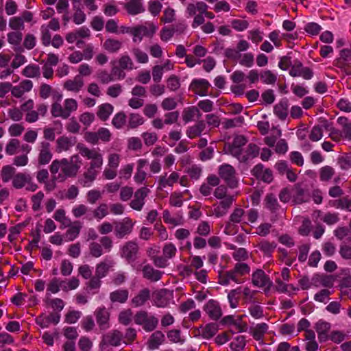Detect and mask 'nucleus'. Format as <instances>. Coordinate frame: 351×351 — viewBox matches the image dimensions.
I'll return each mask as SVG.
<instances>
[{"mask_svg": "<svg viewBox=\"0 0 351 351\" xmlns=\"http://www.w3.org/2000/svg\"><path fill=\"white\" fill-rule=\"evenodd\" d=\"M82 161L78 154H73L69 158L54 160L50 165V171L56 174L59 171L60 173L58 178L65 180L68 178H75L82 167Z\"/></svg>", "mask_w": 351, "mask_h": 351, "instance_id": "obj_1", "label": "nucleus"}, {"mask_svg": "<svg viewBox=\"0 0 351 351\" xmlns=\"http://www.w3.org/2000/svg\"><path fill=\"white\" fill-rule=\"evenodd\" d=\"M250 273V267L245 263H237L232 269L218 273V283L223 286L228 285L230 282L236 284L243 283L245 276Z\"/></svg>", "mask_w": 351, "mask_h": 351, "instance_id": "obj_2", "label": "nucleus"}, {"mask_svg": "<svg viewBox=\"0 0 351 351\" xmlns=\"http://www.w3.org/2000/svg\"><path fill=\"white\" fill-rule=\"evenodd\" d=\"M62 97V95H59L57 101L51 104V113L54 118L61 117L63 119H66L72 112L77 110L78 104L75 99L68 98L64 101L63 106H62L59 102Z\"/></svg>", "mask_w": 351, "mask_h": 351, "instance_id": "obj_3", "label": "nucleus"}, {"mask_svg": "<svg viewBox=\"0 0 351 351\" xmlns=\"http://www.w3.org/2000/svg\"><path fill=\"white\" fill-rule=\"evenodd\" d=\"M245 212L241 207L234 208L229 216L228 220L226 222L224 233L228 235H234L239 231L238 224L247 225V221H245Z\"/></svg>", "mask_w": 351, "mask_h": 351, "instance_id": "obj_4", "label": "nucleus"}, {"mask_svg": "<svg viewBox=\"0 0 351 351\" xmlns=\"http://www.w3.org/2000/svg\"><path fill=\"white\" fill-rule=\"evenodd\" d=\"M134 322L136 325L141 326L145 332H150L155 330L159 321L154 315L145 310H141L135 313Z\"/></svg>", "mask_w": 351, "mask_h": 351, "instance_id": "obj_5", "label": "nucleus"}, {"mask_svg": "<svg viewBox=\"0 0 351 351\" xmlns=\"http://www.w3.org/2000/svg\"><path fill=\"white\" fill-rule=\"evenodd\" d=\"M218 174L227 186L230 189L238 186L239 180L235 169L230 165L223 164L218 168Z\"/></svg>", "mask_w": 351, "mask_h": 351, "instance_id": "obj_6", "label": "nucleus"}, {"mask_svg": "<svg viewBox=\"0 0 351 351\" xmlns=\"http://www.w3.org/2000/svg\"><path fill=\"white\" fill-rule=\"evenodd\" d=\"M12 186L16 189H21L25 187L28 191L34 192L38 188V185L34 182L32 176L25 173H18L14 175L12 182Z\"/></svg>", "mask_w": 351, "mask_h": 351, "instance_id": "obj_7", "label": "nucleus"}, {"mask_svg": "<svg viewBox=\"0 0 351 351\" xmlns=\"http://www.w3.org/2000/svg\"><path fill=\"white\" fill-rule=\"evenodd\" d=\"M135 221L130 217L119 221H114V234L116 238L122 239L130 235L134 229Z\"/></svg>", "mask_w": 351, "mask_h": 351, "instance_id": "obj_8", "label": "nucleus"}, {"mask_svg": "<svg viewBox=\"0 0 351 351\" xmlns=\"http://www.w3.org/2000/svg\"><path fill=\"white\" fill-rule=\"evenodd\" d=\"M156 26L151 22L133 27V42L141 43L143 36L152 37L156 32Z\"/></svg>", "mask_w": 351, "mask_h": 351, "instance_id": "obj_9", "label": "nucleus"}, {"mask_svg": "<svg viewBox=\"0 0 351 351\" xmlns=\"http://www.w3.org/2000/svg\"><path fill=\"white\" fill-rule=\"evenodd\" d=\"M96 323L100 330H107L110 328V312L104 306L97 307L93 313Z\"/></svg>", "mask_w": 351, "mask_h": 351, "instance_id": "obj_10", "label": "nucleus"}, {"mask_svg": "<svg viewBox=\"0 0 351 351\" xmlns=\"http://www.w3.org/2000/svg\"><path fill=\"white\" fill-rule=\"evenodd\" d=\"M252 283L254 287L263 289L265 291H269L272 286V281L269 277L261 269H257L252 273Z\"/></svg>", "mask_w": 351, "mask_h": 351, "instance_id": "obj_11", "label": "nucleus"}, {"mask_svg": "<svg viewBox=\"0 0 351 351\" xmlns=\"http://www.w3.org/2000/svg\"><path fill=\"white\" fill-rule=\"evenodd\" d=\"M103 164H90L87 169L84 172L82 178L79 182L84 187H89L96 180Z\"/></svg>", "mask_w": 351, "mask_h": 351, "instance_id": "obj_12", "label": "nucleus"}, {"mask_svg": "<svg viewBox=\"0 0 351 351\" xmlns=\"http://www.w3.org/2000/svg\"><path fill=\"white\" fill-rule=\"evenodd\" d=\"M79 154L88 160H90V164H103V156L99 149H89L84 145H77Z\"/></svg>", "mask_w": 351, "mask_h": 351, "instance_id": "obj_13", "label": "nucleus"}, {"mask_svg": "<svg viewBox=\"0 0 351 351\" xmlns=\"http://www.w3.org/2000/svg\"><path fill=\"white\" fill-rule=\"evenodd\" d=\"M138 251V243L136 241H130L126 242L121 248V256L128 263H132L137 259Z\"/></svg>", "mask_w": 351, "mask_h": 351, "instance_id": "obj_14", "label": "nucleus"}, {"mask_svg": "<svg viewBox=\"0 0 351 351\" xmlns=\"http://www.w3.org/2000/svg\"><path fill=\"white\" fill-rule=\"evenodd\" d=\"M149 193L150 190L147 186L138 189L133 194V199L129 204L130 206L134 210H142L145 204V198Z\"/></svg>", "mask_w": 351, "mask_h": 351, "instance_id": "obj_15", "label": "nucleus"}, {"mask_svg": "<svg viewBox=\"0 0 351 351\" xmlns=\"http://www.w3.org/2000/svg\"><path fill=\"white\" fill-rule=\"evenodd\" d=\"M251 174L256 180L265 183L269 184L274 180L272 171L269 168H266L263 164L256 165L251 170Z\"/></svg>", "mask_w": 351, "mask_h": 351, "instance_id": "obj_16", "label": "nucleus"}, {"mask_svg": "<svg viewBox=\"0 0 351 351\" xmlns=\"http://www.w3.org/2000/svg\"><path fill=\"white\" fill-rule=\"evenodd\" d=\"M123 335L121 331L114 329L107 332L102 337L101 344L117 347L121 345Z\"/></svg>", "mask_w": 351, "mask_h": 351, "instance_id": "obj_17", "label": "nucleus"}, {"mask_svg": "<svg viewBox=\"0 0 351 351\" xmlns=\"http://www.w3.org/2000/svg\"><path fill=\"white\" fill-rule=\"evenodd\" d=\"M210 86L209 82L206 79H194L189 85V89L199 96H206Z\"/></svg>", "mask_w": 351, "mask_h": 351, "instance_id": "obj_18", "label": "nucleus"}, {"mask_svg": "<svg viewBox=\"0 0 351 351\" xmlns=\"http://www.w3.org/2000/svg\"><path fill=\"white\" fill-rule=\"evenodd\" d=\"M38 162L40 165H45L48 164L53 156L51 150V145L47 141H42L38 147Z\"/></svg>", "mask_w": 351, "mask_h": 351, "instance_id": "obj_19", "label": "nucleus"}, {"mask_svg": "<svg viewBox=\"0 0 351 351\" xmlns=\"http://www.w3.org/2000/svg\"><path fill=\"white\" fill-rule=\"evenodd\" d=\"M60 315L58 313H50L49 315L42 313L38 315L35 321L36 323L43 328H47L50 324L56 325L59 323Z\"/></svg>", "mask_w": 351, "mask_h": 351, "instance_id": "obj_20", "label": "nucleus"}, {"mask_svg": "<svg viewBox=\"0 0 351 351\" xmlns=\"http://www.w3.org/2000/svg\"><path fill=\"white\" fill-rule=\"evenodd\" d=\"M204 310L208 317L215 321L218 320L222 315V311L219 302L214 300H208L204 305Z\"/></svg>", "mask_w": 351, "mask_h": 351, "instance_id": "obj_21", "label": "nucleus"}, {"mask_svg": "<svg viewBox=\"0 0 351 351\" xmlns=\"http://www.w3.org/2000/svg\"><path fill=\"white\" fill-rule=\"evenodd\" d=\"M220 199L219 204L214 208V213L217 217L225 215L235 201L234 196L232 195Z\"/></svg>", "mask_w": 351, "mask_h": 351, "instance_id": "obj_22", "label": "nucleus"}, {"mask_svg": "<svg viewBox=\"0 0 351 351\" xmlns=\"http://www.w3.org/2000/svg\"><path fill=\"white\" fill-rule=\"evenodd\" d=\"M151 293L148 288L140 290L131 300V305L135 308L144 306L150 300Z\"/></svg>", "mask_w": 351, "mask_h": 351, "instance_id": "obj_23", "label": "nucleus"}, {"mask_svg": "<svg viewBox=\"0 0 351 351\" xmlns=\"http://www.w3.org/2000/svg\"><path fill=\"white\" fill-rule=\"evenodd\" d=\"M143 277L151 282L160 280L164 272L154 269L150 264L145 265L142 268Z\"/></svg>", "mask_w": 351, "mask_h": 351, "instance_id": "obj_24", "label": "nucleus"}, {"mask_svg": "<svg viewBox=\"0 0 351 351\" xmlns=\"http://www.w3.org/2000/svg\"><path fill=\"white\" fill-rule=\"evenodd\" d=\"M123 4L124 9L130 15H136L145 12L142 0H125Z\"/></svg>", "mask_w": 351, "mask_h": 351, "instance_id": "obj_25", "label": "nucleus"}, {"mask_svg": "<svg viewBox=\"0 0 351 351\" xmlns=\"http://www.w3.org/2000/svg\"><path fill=\"white\" fill-rule=\"evenodd\" d=\"M33 87V83L29 80H22L19 85L12 86L11 94L16 98L21 97L25 93L29 92Z\"/></svg>", "mask_w": 351, "mask_h": 351, "instance_id": "obj_26", "label": "nucleus"}, {"mask_svg": "<svg viewBox=\"0 0 351 351\" xmlns=\"http://www.w3.org/2000/svg\"><path fill=\"white\" fill-rule=\"evenodd\" d=\"M331 328L330 323L319 320L315 324V329L318 335V339L319 342H325L328 340V332Z\"/></svg>", "mask_w": 351, "mask_h": 351, "instance_id": "obj_27", "label": "nucleus"}, {"mask_svg": "<svg viewBox=\"0 0 351 351\" xmlns=\"http://www.w3.org/2000/svg\"><path fill=\"white\" fill-rule=\"evenodd\" d=\"M165 341V334L160 330L154 331L147 341V347L150 350L159 348Z\"/></svg>", "mask_w": 351, "mask_h": 351, "instance_id": "obj_28", "label": "nucleus"}, {"mask_svg": "<svg viewBox=\"0 0 351 351\" xmlns=\"http://www.w3.org/2000/svg\"><path fill=\"white\" fill-rule=\"evenodd\" d=\"M264 206L272 214H278L281 206L278 202L276 195L273 193H267L264 199Z\"/></svg>", "mask_w": 351, "mask_h": 351, "instance_id": "obj_29", "label": "nucleus"}, {"mask_svg": "<svg viewBox=\"0 0 351 351\" xmlns=\"http://www.w3.org/2000/svg\"><path fill=\"white\" fill-rule=\"evenodd\" d=\"M208 5L204 1H196L190 3L187 5L186 12L189 16H193L197 14H204L206 10H208Z\"/></svg>", "mask_w": 351, "mask_h": 351, "instance_id": "obj_30", "label": "nucleus"}, {"mask_svg": "<svg viewBox=\"0 0 351 351\" xmlns=\"http://www.w3.org/2000/svg\"><path fill=\"white\" fill-rule=\"evenodd\" d=\"M84 82L82 77L77 75L71 80L64 82L63 87L64 89L75 93H78L84 86Z\"/></svg>", "mask_w": 351, "mask_h": 351, "instance_id": "obj_31", "label": "nucleus"}, {"mask_svg": "<svg viewBox=\"0 0 351 351\" xmlns=\"http://www.w3.org/2000/svg\"><path fill=\"white\" fill-rule=\"evenodd\" d=\"M292 197L295 204H300L310 200V194L307 190L298 185L293 189Z\"/></svg>", "mask_w": 351, "mask_h": 351, "instance_id": "obj_32", "label": "nucleus"}, {"mask_svg": "<svg viewBox=\"0 0 351 351\" xmlns=\"http://www.w3.org/2000/svg\"><path fill=\"white\" fill-rule=\"evenodd\" d=\"M68 228V230L63 235L64 241L66 242L72 241L79 236L82 225L79 221H75L73 223H71Z\"/></svg>", "mask_w": 351, "mask_h": 351, "instance_id": "obj_33", "label": "nucleus"}, {"mask_svg": "<svg viewBox=\"0 0 351 351\" xmlns=\"http://www.w3.org/2000/svg\"><path fill=\"white\" fill-rule=\"evenodd\" d=\"M72 214L75 218H80L84 216V219L90 221L93 219V217L91 213V208L86 206L85 204H78L72 208Z\"/></svg>", "mask_w": 351, "mask_h": 351, "instance_id": "obj_34", "label": "nucleus"}, {"mask_svg": "<svg viewBox=\"0 0 351 351\" xmlns=\"http://www.w3.org/2000/svg\"><path fill=\"white\" fill-rule=\"evenodd\" d=\"M75 145V141L71 137L62 136L56 140V150L58 153L69 151Z\"/></svg>", "mask_w": 351, "mask_h": 351, "instance_id": "obj_35", "label": "nucleus"}, {"mask_svg": "<svg viewBox=\"0 0 351 351\" xmlns=\"http://www.w3.org/2000/svg\"><path fill=\"white\" fill-rule=\"evenodd\" d=\"M288 100L285 99L280 101L274 107V112L275 115L280 120L285 121L288 116Z\"/></svg>", "mask_w": 351, "mask_h": 351, "instance_id": "obj_36", "label": "nucleus"}, {"mask_svg": "<svg viewBox=\"0 0 351 351\" xmlns=\"http://www.w3.org/2000/svg\"><path fill=\"white\" fill-rule=\"evenodd\" d=\"M102 47L108 53H116L122 48L123 43L116 38H108L106 39Z\"/></svg>", "mask_w": 351, "mask_h": 351, "instance_id": "obj_37", "label": "nucleus"}, {"mask_svg": "<svg viewBox=\"0 0 351 351\" xmlns=\"http://www.w3.org/2000/svg\"><path fill=\"white\" fill-rule=\"evenodd\" d=\"M268 328L269 326L266 323L257 324L256 326L250 327V333L255 340H263Z\"/></svg>", "mask_w": 351, "mask_h": 351, "instance_id": "obj_38", "label": "nucleus"}, {"mask_svg": "<svg viewBox=\"0 0 351 351\" xmlns=\"http://www.w3.org/2000/svg\"><path fill=\"white\" fill-rule=\"evenodd\" d=\"M114 265V262L110 259L106 258L97 265L95 269V274L100 278L105 277L108 271Z\"/></svg>", "mask_w": 351, "mask_h": 351, "instance_id": "obj_39", "label": "nucleus"}, {"mask_svg": "<svg viewBox=\"0 0 351 351\" xmlns=\"http://www.w3.org/2000/svg\"><path fill=\"white\" fill-rule=\"evenodd\" d=\"M199 335L204 339H210L215 335L218 331V326L215 323H209L205 326L199 328Z\"/></svg>", "mask_w": 351, "mask_h": 351, "instance_id": "obj_40", "label": "nucleus"}, {"mask_svg": "<svg viewBox=\"0 0 351 351\" xmlns=\"http://www.w3.org/2000/svg\"><path fill=\"white\" fill-rule=\"evenodd\" d=\"M205 128V122L202 120L199 121L195 125L187 128L186 131V136L191 139L195 138L197 136H199Z\"/></svg>", "mask_w": 351, "mask_h": 351, "instance_id": "obj_41", "label": "nucleus"}, {"mask_svg": "<svg viewBox=\"0 0 351 351\" xmlns=\"http://www.w3.org/2000/svg\"><path fill=\"white\" fill-rule=\"evenodd\" d=\"M202 116L199 110L196 106H189L184 108L182 111V119L185 123L191 122L197 117L199 118Z\"/></svg>", "mask_w": 351, "mask_h": 351, "instance_id": "obj_42", "label": "nucleus"}, {"mask_svg": "<svg viewBox=\"0 0 351 351\" xmlns=\"http://www.w3.org/2000/svg\"><path fill=\"white\" fill-rule=\"evenodd\" d=\"M113 110L114 106L112 104L108 103L103 104L98 106L97 116L100 120L105 121L109 118Z\"/></svg>", "mask_w": 351, "mask_h": 351, "instance_id": "obj_43", "label": "nucleus"}, {"mask_svg": "<svg viewBox=\"0 0 351 351\" xmlns=\"http://www.w3.org/2000/svg\"><path fill=\"white\" fill-rule=\"evenodd\" d=\"M179 178L180 176L176 171H173L168 178H167V173H165V176H161L160 177L158 181L159 186L162 188L172 186L178 181Z\"/></svg>", "mask_w": 351, "mask_h": 351, "instance_id": "obj_44", "label": "nucleus"}, {"mask_svg": "<svg viewBox=\"0 0 351 351\" xmlns=\"http://www.w3.org/2000/svg\"><path fill=\"white\" fill-rule=\"evenodd\" d=\"M129 296V291L127 289H117L110 293V300L112 302L125 303Z\"/></svg>", "mask_w": 351, "mask_h": 351, "instance_id": "obj_45", "label": "nucleus"}, {"mask_svg": "<svg viewBox=\"0 0 351 351\" xmlns=\"http://www.w3.org/2000/svg\"><path fill=\"white\" fill-rule=\"evenodd\" d=\"M53 217L56 221L61 223L60 228L69 227L71 223V219L66 216V211L63 208L56 210Z\"/></svg>", "mask_w": 351, "mask_h": 351, "instance_id": "obj_46", "label": "nucleus"}, {"mask_svg": "<svg viewBox=\"0 0 351 351\" xmlns=\"http://www.w3.org/2000/svg\"><path fill=\"white\" fill-rule=\"evenodd\" d=\"M276 243L274 241L270 242L267 240H263L257 245L258 248L267 256H271V254L276 247Z\"/></svg>", "mask_w": 351, "mask_h": 351, "instance_id": "obj_47", "label": "nucleus"}, {"mask_svg": "<svg viewBox=\"0 0 351 351\" xmlns=\"http://www.w3.org/2000/svg\"><path fill=\"white\" fill-rule=\"evenodd\" d=\"M241 287H239L228 293V299L231 308H235L238 306L241 295Z\"/></svg>", "mask_w": 351, "mask_h": 351, "instance_id": "obj_48", "label": "nucleus"}, {"mask_svg": "<svg viewBox=\"0 0 351 351\" xmlns=\"http://www.w3.org/2000/svg\"><path fill=\"white\" fill-rule=\"evenodd\" d=\"M188 193V190L183 192H173L169 197V204L174 207H181L183 204V197Z\"/></svg>", "mask_w": 351, "mask_h": 351, "instance_id": "obj_49", "label": "nucleus"}, {"mask_svg": "<svg viewBox=\"0 0 351 351\" xmlns=\"http://www.w3.org/2000/svg\"><path fill=\"white\" fill-rule=\"evenodd\" d=\"M80 280L76 277H72L69 280H61L60 286L63 291L67 292L79 287Z\"/></svg>", "mask_w": 351, "mask_h": 351, "instance_id": "obj_50", "label": "nucleus"}, {"mask_svg": "<svg viewBox=\"0 0 351 351\" xmlns=\"http://www.w3.org/2000/svg\"><path fill=\"white\" fill-rule=\"evenodd\" d=\"M22 74L29 78L39 77L40 75V69L38 65L29 64L23 69Z\"/></svg>", "mask_w": 351, "mask_h": 351, "instance_id": "obj_51", "label": "nucleus"}, {"mask_svg": "<svg viewBox=\"0 0 351 351\" xmlns=\"http://www.w3.org/2000/svg\"><path fill=\"white\" fill-rule=\"evenodd\" d=\"M212 227L208 221H202L197 226L195 232L197 235L202 237H208L211 232Z\"/></svg>", "mask_w": 351, "mask_h": 351, "instance_id": "obj_52", "label": "nucleus"}, {"mask_svg": "<svg viewBox=\"0 0 351 351\" xmlns=\"http://www.w3.org/2000/svg\"><path fill=\"white\" fill-rule=\"evenodd\" d=\"M162 255L167 259L173 258L177 254L178 250L173 243H166L162 247Z\"/></svg>", "mask_w": 351, "mask_h": 351, "instance_id": "obj_53", "label": "nucleus"}, {"mask_svg": "<svg viewBox=\"0 0 351 351\" xmlns=\"http://www.w3.org/2000/svg\"><path fill=\"white\" fill-rule=\"evenodd\" d=\"M245 337L243 335H239L235 337L230 343L231 351H243L245 346Z\"/></svg>", "mask_w": 351, "mask_h": 351, "instance_id": "obj_54", "label": "nucleus"}, {"mask_svg": "<svg viewBox=\"0 0 351 351\" xmlns=\"http://www.w3.org/2000/svg\"><path fill=\"white\" fill-rule=\"evenodd\" d=\"M127 122V117L124 112L121 111L117 113L112 120V125L117 129L123 128Z\"/></svg>", "mask_w": 351, "mask_h": 351, "instance_id": "obj_55", "label": "nucleus"}, {"mask_svg": "<svg viewBox=\"0 0 351 351\" xmlns=\"http://www.w3.org/2000/svg\"><path fill=\"white\" fill-rule=\"evenodd\" d=\"M335 169L328 165L324 166L319 169V180L322 182H328L335 175Z\"/></svg>", "mask_w": 351, "mask_h": 351, "instance_id": "obj_56", "label": "nucleus"}, {"mask_svg": "<svg viewBox=\"0 0 351 351\" xmlns=\"http://www.w3.org/2000/svg\"><path fill=\"white\" fill-rule=\"evenodd\" d=\"M15 171V169L10 165L3 167L1 171V177L3 182L7 183L10 180H13V177L16 174Z\"/></svg>", "mask_w": 351, "mask_h": 351, "instance_id": "obj_57", "label": "nucleus"}, {"mask_svg": "<svg viewBox=\"0 0 351 351\" xmlns=\"http://www.w3.org/2000/svg\"><path fill=\"white\" fill-rule=\"evenodd\" d=\"M176 19V10L168 7L163 11V14L160 18V21L163 23H171Z\"/></svg>", "mask_w": 351, "mask_h": 351, "instance_id": "obj_58", "label": "nucleus"}, {"mask_svg": "<svg viewBox=\"0 0 351 351\" xmlns=\"http://www.w3.org/2000/svg\"><path fill=\"white\" fill-rule=\"evenodd\" d=\"M143 117L138 113H131L129 116L128 128L135 129L144 123Z\"/></svg>", "mask_w": 351, "mask_h": 351, "instance_id": "obj_59", "label": "nucleus"}, {"mask_svg": "<svg viewBox=\"0 0 351 351\" xmlns=\"http://www.w3.org/2000/svg\"><path fill=\"white\" fill-rule=\"evenodd\" d=\"M44 197V193L41 191L37 192L31 197V202L32 204V208L34 212L39 211L41 209V203Z\"/></svg>", "mask_w": 351, "mask_h": 351, "instance_id": "obj_60", "label": "nucleus"}, {"mask_svg": "<svg viewBox=\"0 0 351 351\" xmlns=\"http://www.w3.org/2000/svg\"><path fill=\"white\" fill-rule=\"evenodd\" d=\"M91 213L93 218L100 220L108 215V205L105 203L101 204L95 209L91 210Z\"/></svg>", "mask_w": 351, "mask_h": 351, "instance_id": "obj_61", "label": "nucleus"}, {"mask_svg": "<svg viewBox=\"0 0 351 351\" xmlns=\"http://www.w3.org/2000/svg\"><path fill=\"white\" fill-rule=\"evenodd\" d=\"M132 311L130 308L121 311L118 315L119 322L123 326H128L132 322Z\"/></svg>", "mask_w": 351, "mask_h": 351, "instance_id": "obj_62", "label": "nucleus"}, {"mask_svg": "<svg viewBox=\"0 0 351 351\" xmlns=\"http://www.w3.org/2000/svg\"><path fill=\"white\" fill-rule=\"evenodd\" d=\"M260 148L258 145L254 143L248 145L245 153H243L244 158H246V162L250 159L257 157L259 154Z\"/></svg>", "mask_w": 351, "mask_h": 351, "instance_id": "obj_63", "label": "nucleus"}, {"mask_svg": "<svg viewBox=\"0 0 351 351\" xmlns=\"http://www.w3.org/2000/svg\"><path fill=\"white\" fill-rule=\"evenodd\" d=\"M239 60V62L241 66L250 68L254 65V58L251 52L241 53Z\"/></svg>", "mask_w": 351, "mask_h": 351, "instance_id": "obj_64", "label": "nucleus"}]
</instances>
